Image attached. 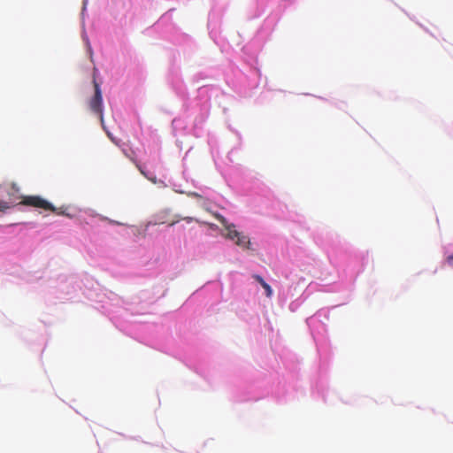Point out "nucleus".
Returning <instances> with one entry per match:
<instances>
[{
	"mask_svg": "<svg viewBox=\"0 0 453 453\" xmlns=\"http://www.w3.org/2000/svg\"><path fill=\"white\" fill-rule=\"evenodd\" d=\"M86 94L88 95L87 98V104L89 107V109L99 115L101 124L103 128L107 133L108 137L113 141V137L111 135V133L106 129L104 122V118L102 114V92L100 89L99 84L96 82V79H93L92 85L88 88Z\"/></svg>",
	"mask_w": 453,
	"mask_h": 453,
	"instance_id": "obj_1",
	"label": "nucleus"
},
{
	"mask_svg": "<svg viewBox=\"0 0 453 453\" xmlns=\"http://www.w3.org/2000/svg\"><path fill=\"white\" fill-rule=\"evenodd\" d=\"M212 215L223 225L227 231L226 238L234 241L235 244L245 250H252L250 239L248 235L235 229L234 224H229L226 219L219 213L213 212Z\"/></svg>",
	"mask_w": 453,
	"mask_h": 453,
	"instance_id": "obj_2",
	"label": "nucleus"
},
{
	"mask_svg": "<svg viewBox=\"0 0 453 453\" xmlns=\"http://www.w3.org/2000/svg\"><path fill=\"white\" fill-rule=\"evenodd\" d=\"M19 203L26 206L43 209L44 211L57 212V209L50 202L39 196H23L22 201Z\"/></svg>",
	"mask_w": 453,
	"mask_h": 453,
	"instance_id": "obj_3",
	"label": "nucleus"
},
{
	"mask_svg": "<svg viewBox=\"0 0 453 453\" xmlns=\"http://www.w3.org/2000/svg\"><path fill=\"white\" fill-rule=\"evenodd\" d=\"M253 278L263 287V288L265 290V293H266V296L267 297H271L272 295H273V290L270 287L269 284H267L264 279L258 275V274H255L253 275Z\"/></svg>",
	"mask_w": 453,
	"mask_h": 453,
	"instance_id": "obj_4",
	"label": "nucleus"
},
{
	"mask_svg": "<svg viewBox=\"0 0 453 453\" xmlns=\"http://www.w3.org/2000/svg\"><path fill=\"white\" fill-rule=\"evenodd\" d=\"M15 203V199L10 198L8 201L0 200V211H4Z\"/></svg>",
	"mask_w": 453,
	"mask_h": 453,
	"instance_id": "obj_5",
	"label": "nucleus"
},
{
	"mask_svg": "<svg viewBox=\"0 0 453 453\" xmlns=\"http://www.w3.org/2000/svg\"><path fill=\"white\" fill-rule=\"evenodd\" d=\"M446 262L450 267H453V254L447 257Z\"/></svg>",
	"mask_w": 453,
	"mask_h": 453,
	"instance_id": "obj_6",
	"label": "nucleus"
},
{
	"mask_svg": "<svg viewBox=\"0 0 453 453\" xmlns=\"http://www.w3.org/2000/svg\"><path fill=\"white\" fill-rule=\"evenodd\" d=\"M148 226H149V225H147V226L142 229V236H144V235H145V232L147 231Z\"/></svg>",
	"mask_w": 453,
	"mask_h": 453,
	"instance_id": "obj_7",
	"label": "nucleus"
},
{
	"mask_svg": "<svg viewBox=\"0 0 453 453\" xmlns=\"http://www.w3.org/2000/svg\"><path fill=\"white\" fill-rule=\"evenodd\" d=\"M191 196L194 197H201V196L197 193H192Z\"/></svg>",
	"mask_w": 453,
	"mask_h": 453,
	"instance_id": "obj_8",
	"label": "nucleus"
},
{
	"mask_svg": "<svg viewBox=\"0 0 453 453\" xmlns=\"http://www.w3.org/2000/svg\"><path fill=\"white\" fill-rule=\"evenodd\" d=\"M135 230L136 229H132V233L135 234Z\"/></svg>",
	"mask_w": 453,
	"mask_h": 453,
	"instance_id": "obj_9",
	"label": "nucleus"
}]
</instances>
